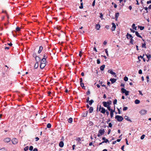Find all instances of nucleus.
I'll return each mask as SVG.
<instances>
[{"label":"nucleus","mask_w":151,"mask_h":151,"mask_svg":"<svg viewBox=\"0 0 151 151\" xmlns=\"http://www.w3.org/2000/svg\"><path fill=\"white\" fill-rule=\"evenodd\" d=\"M108 72L110 73L112 75H113V71L112 70H108Z\"/></svg>","instance_id":"obj_31"},{"label":"nucleus","mask_w":151,"mask_h":151,"mask_svg":"<svg viewBox=\"0 0 151 151\" xmlns=\"http://www.w3.org/2000/svg\"><path fill=\"white\" fill-rule=\"evenodd\" d=\"M109 26L108 25H106L105 26V27L107 29H109Z\"/></svg>","instance_id":"obj_54"},{"label":"nucleus","mask_w":151,"mask_h":151,"mask_svg":"<svg viewBox=\"0 0 151 151\" xmlns=\"http://www.w3.org/2000/svg\"><path fill=\"white\" fill-rule=\"evenodd\" d=\"M143 56L142 57L141 56H138V59L139 60V61H140L141 60V59H142V58H143Z\"/></svg>","instance_id":"obj_43"},{"label":"nucleus","mask_w":151,"mask_h":151,"mask_svg":"<svg viewBox=\"0 0 151 151\" xmlns=\"http://www.w3.org/2000/svg\"><path fill=\"white\" fill-rule=\"evenodd\" d=\"M144 27H140V29L141 30H143L144 29Z\"/></svg>","instance_id":"obj_62"},{"label":"nucleus","mask_w":151,"mask_h":151,"mask_svg":"<svg viewBox=\"0 0 151 151\" xmlns=\"http://www.w3.org/2000/svg\"><path fill=\"white\" fill-rule=\"evenodd\" d=\"M146 78L147 79V82H148L149 81V77L148 76H147Z\"/></svg>","instance_id":"obj_56"},{"label":"nucleus","mask_w":151,"mask_h":151,"mask_svg":"<svg viewBox=\"0 0 151 151\" xmlns=\"http://www.w3.org/2000/svg\"><path fill=\"white\" fill-rule=\"evenodd\" d=\"M28 148H29L28 146H26L24 148V151H27L28 150Z\"/></svg>","instance_id":"obj_38"},{"label":"nucleus","mask_w":151,"mask_h":151,"mask_svg":"<svg viewBox=\"0 0 151 151\" xmlns=\"http://www.w3.org/2000/svg\"><path fill=\"white\" fill-rule=\"evenodd\" d=\"M38 66V63L36 62V63L35 64L34 68L35 69L37 68Z\"/></svg>","instance_id":"obj_28"},{"label":"nucleus","mask_w":151,"mask_h":151,"mask_svg":"<svg viewBox=\"0 0 151 151\" xmlns=\"http://www.w3.org/2000/svg\"><path fill=\"white\" fill-rule=\"evenodd\" d=\"M37 56L36 55V54L35 53L33 52V56L34 57L36 58Z\"/></svg>","instance_id":"obj_48"},{"label":"nucleus","mask_w":151,"mask_h":151,"mask_svg":"<svg viewBox=\"0 0 151 151\" xmlns=\"http://www.w3.org/2000/svg\"><path fill=\"white\" fill-rule=\"evenodd\" d=\"M100 27V25L99 24H97L95 26L96 29L97 30H99Z\"/></svg>","instance_id":"obj_15"},{"label":"nucleus","mask_w":151,"mask_h":151,"mask_svg":"<svg viewBox=\"0 0 151 151\" xmlns=\"http://www.w3.org/2000/svg\"><path fill=\"white\" fill-rule=\"evenodd\" d=\"M140 102V101L138 99H136L134 101V103L136 104H139Z\"/></svg>","instance_id":"obj_24"},{"label":"nucleus","mask_w":151,"mask_h":151,"mask_svg":"<svg viewBox=\"0 0 151 151\" xmlns=\"http://www.w3.org/2000/svg\"><path fill=\"white\" fill-rule=\"evenodd\" d=\"M33 147L32 146H31L29 147V149L30 151H32L33 150Z\"/></svg>","instance_id":"obj_36"},{"label":"nucleus","mask_w":151,"mask_h":151,"mask_svg":"<svg viewBox=\"0 0 151 151\" xmlns=\"http://www.w3.org/2000/svg\"><path fill=\"white\" fill-rule=\"evenodd\" d=\"M83 82V80L82 78H80V84L81 83H82Z\"/></svg>","instance_id":"obj_50"},{"label":"nucleus","mask_w":151,"mask_h":151,"mask_svg":"<svg viewBox=\"0 0 151 151\" xmlns=\"http://www.w3.org/2000/svg\"><path fill=\"white\" fill-rule=\"evenodd\" d=\"M68 122L69 123H72L73 122V118L71 117L69 118L68 120Z\"/></svg>","instance_id":"obj_18"},{"label":"nucleus","mask_w":151,"mask_h":151,"mask_svg":"<svg viewBox=\"0 0 151 151\" xmlns=\"http://www.w3.org/2000/svg\"><path fill=\"white\" fill-rule=\"evenodd\" d=\"M107 43V42L106 41H104V42H103V44L104 45H106V44Z\"/></svg>","instance_id":"obj_64"},{"label":"nucleus","mask_w":151,"mask_h":151,"mask_svg":"<svg viewBox=\"0 0 151 151\" xmlns=\"http://www.w3.org/2000/svg\"><path fill=\"white\" fill-rule=\"evenodd\" d=\"M110 81H111V83L113 84V78H111L110 80Z\"/></svg>","instance_id":"obj_51"},{"label":"nucleus","mask_w":151,"mask_h":151,"mask_svg":"<svg viewBox=\"0 0 151 151\" xmlns=\"http://www.w3.org/2000/svg\"><path fill=\"white\" fill-rule=\"evenodd\" d=\"M33 151H38V149L37 148H35L33 150Z\"/></svg>","instance_id":"obj_63"},{"label":"nucleus","mask_w":151,"mask_h":151,"mask_svg":"<svg viewBox=\"0 0 151 151\" xmlns=\"http://www.w3.org/2000/svg\"><path fill=\"white\" fill-rule=\"evenodd\" d=\"M107 142L109 143V142L107 139H106L105 140L103 141V143H107Z\"/></svg>","instance_id":"obj_35"},{"label":"nucleus","mask_w":151,"mask_h":151,"mask_svg":"<svg viewBox=\"0 0 151 151\" xmlns=\"http://www.w3.org/2000/svg\"><path fill=\"white\" fill-rule=\"evenodd\" d=\"M64 145L63 142L62 141H61L60 142L59 145L60 147H63Z\"/></svg>","instance_id":"obj_9"},{"label":"nucleus","mask_w":151,"mask_h":151,"mask_svg":"<svg viewBox=\"0 0 151 151\" xmlns=\"http://www.w3.org/2000/svg\"><path fill=\"white\" fill-rule=\"evenodd\" d=\"M119 16V13L118 12H117L115 14V19L116 21H117L118 18Z\"/></svg>","instance_id":"obj_10"},{"label":"nucleus","mask_w":151,"mask_h":151,"mask_svg":"<svg viewBox=\"0 0 151 151\" xmlns=\"http://www.w3.org/2000/svg\"><path fill=\"white\" fill-rule=\"evenodd\" d=\"M105 67V65H102L100 68V69L101 70L103 71L104 70V68Z\"/></svg>","instance_id":"obj_19"},{"label":"nucleus","mask_w":151,"mask_h":151,"mask_svg":"<svg viewBox=\"0 0 151 151\" xmlns=\"http://www.w3.org/2000/svg\"><path fill=\"white\" fill-rule=\"evenodd\" d=\"M99 14H100V17L101 18V19H103V18H102L103 17V14L101 13H99Z\"/></svg>","instance_id":"obj_42"},{"label":"nucleus","mask_w":151,"mask_h":151,"mask_svg":"<svg viewBox=\"0 0 151 151\" xmlns=\"http://www.w3.org/2000/svg\"><path fill=\"white\" fill-rule=\"evenodd\" d=\"M98 132L97 136L99 137L104 134L105 131L104 129H100L99 131Z\"/></svg>","instance_id":"obj_1"},{"label":"nucleus","mask_w":151,"mask_h":151,"mask_svg":"<svg viewBox=\"0 0 151 151\" xmlns=\"http://www.w3.org/2000/svg\"><path fill=\"white\" fill-rule=\"evenodd\" d=\"M76 140L78 142H79L81 141V139L80 137H78L76 138Z\"/></svg>","instance_id":"obj_33"},{"label":"nucleus","mask_w":151,"mask_h":151,"mask_svg":"<svg viewBox=\"0 0 151 151\" xmlns=\"http://www.w3.org/2000/svg\"><path fill=\"white\" fill-rule=\"evenodd\" d=\"M95 0H94L93 1L92 4V6H95Z\"/></svg>","instance_id":"obj_53"},{"label":"nucleus","mask_w":151,"mask_h":151,"mask_svg":"<svg viewBox=\"0 0 151 151\" xmlns=\"http://www.w3.org/2000/svg\"><path fill=\"white\" fill-rule=\"evenodd\" d=\"M128 108L127 107H124L123 108V110L124 111H126L127 110Z\"/></svg>","instance_id":"obj_47"},{"label":"nucleus","mask_w":151,"mask_h":151,"mask_svg":"<svg viewBox=\"0 0 151 151\" xmlns=\"http://www.w3.org/2000/svg\"><path fill=\"white\" fill-rule=\"evenodd\" d=\"M35 141H38L39 140V138L38 137H36L35 138Z\"/></svg>","instance_id":"obj_57"},{"label":"nucleus","mask_w":151,"mask_h":151,"mask_svg":"<svg viewBox=\"0 0 151 151\" xmlns=\"http://www.w3.org/2000/svg\"><path fill=\"white\" fill-rule=\"evenodd\" d=\"M112 127V124L111 123H109V126L108 127Z\"/></svg>","instance_id":"obj_49"},{"label":"nucleus","mask_w":151,"mask_h":151,"mask_svg":"<svg viewBox=\"0 0 151 151\" xmlns=\"http://www.w3.org/2000/svg\"><path fill=\"white\" fill-rule=\"evenodd\" d=\"M117 100L116 99H115L114 100V104H116L117 103Z\"/></svg>","instance_id":"obj_59"},{"label":"nucleus","mask_w":151,"mask_h":151,"mask_svg":"<svg viewBox=\"0 0 151 151\" xmlns=\"http://www.w3.org/2000/svg\"><path fill=\"white\" fill-rule=\"evenodd\" d=\"M127 38H132V36L131 35L129 34L128 33L127 35Z\"/></svg>","instance_id":"obj_26"},{"label":"nucleus","mask_w":151,"mask_h":151,"mask_svg":"<svg viewBox=\"0 0 151 151\" xmlns=\"http://www.w3.org/2000/svg\"><path fill=\"white\" fill-rule=\"evenodd\" d=\"M142 115H145L147 113V111L145 109L142 110L139 112Z\"/></svg>","instance_id":"obj_5"},{"label":"nucleus","mask_w":151,"mask_h":151,"mask_svg":"<svg viewBox=\"0 0 151 151\" xmlns=\"http://www.w3.org/2000/svg\"><path fill=\"white\" fill-rule=\"evenodd\" d=\"M125 140V141L126 142V144L127 145H129V143H128V141H127V139H126Z\"/></svg>","instance_id":"obj_60"},{"label":"nucleus","mask_w":151,"mask_h":151,"mask_svg":"<svg viewBox=\"0 0 151 151\" xmlns=\"http://www.w3.org/2000/svg\"><path fill=\"white\" fill-rule=\"evenodd\" d=\"M11 140V139L9 138H6L4 139V142H8L10 141Z\"/></svg>","instance_id":"obj_8"},{"label":"nucleus","mask_w":151,"mask_h":151,"mask_svg":"<svg viewBox=\"0 0 151 151\" xmlns=\"http://www.w3.org/2000/svg\"><path fill=\"white\" fill-rule=\"evenodd\" d=\"M135 34H136V35L137 37H140V38H142L141 36L138 33V32H137V31L135 32Z\"/></svg>","instance_id":"obj_22"},{"label":"nucleus","mask_w":151,"mask_h":151,"mask_svg":"<svg viewBox=\"0 0 151 151\" xmlns=\"http://www.w3.org/2000/svg\"><path fill=\"white\" fill-rule=\"evenodd\" d=\"M43 49V48H39V50L38 51V53H40Z\"/></svg>","instance_id":"obj_34"},{"label":"nucleus","mask_w":151,"mask_h":151,"mask_svg":"<svg viewBox=\"0 0 151 151\" xmlns=\"http://www.w3.org/2000/svg\"><path fill=\"white\" fill-rule=\"evenodd\" d=\"M93 109L92 107H90L89 109V111L90 113H92L93 111Z\"/></svg>","instance_id":"obj_17"},{"label":"nucleus","mask_w":151,"mask_h":151,"mask_svg":"<svg viewBox=\"0 0 151 151\" xmlns=\"http://www.w3.org/2000/svg\"><path fill=\"white\" fill-rule=\"evenodd\" d=\"M107 103V104L109 105V106H110V105L112 103V101L109 100H108L107 102H106Z\"/></svg>","instance_id":"obj_27"},{"label":"nucleus","mask_w":151,"mask_h":151,"mask_svg":"<svg viewBox=\"0 0 151 151\" xmlns=\"http://www.w3.org/2000/svg\"><path fill=\"white\" fill-rule=\"evenodd\" d=\"M130 29L131 31L133 33H134L135 32V30L134 29Z\"/></svg>","instance_id":"obj_61"},{"label":"nucleus","mask_w":151,"mask_h":151,"mask_svg":"<svg viewBox=\"0 0 151 151\" xmlns=\"http://www.w3.org/2000/svg\"><path fill=\"white\" fill-rule=\"evenodd\" d=\"M106 107L109 111H111L110 115L111 117L112 118L113 116V110L111 109L110 106H108Z\"/></svg>","instance_id":"obj_4"},{"label":"nucleus","mask_w":151,"mask_h":151,"mask_svg":"<svg viewBox=\"0 0 151 151\" xmlns=\"http://www.w3.org/2000/svg\"><path fill=\"white\" fill-rule=\"evenodd\" d=\"M84 52H83L82 50L81 49V50L79 52V56L80 57H81V56H82V53H84Z\"/></svg>","instance_id":"obj_23"},{"label":"nucleus","mask_w":151,"mask_h":151,"mask_svg":"<svg viewBox=\"0 0 151 151\" xmlns=\"http://www.w3.org/2000/svg\"><path fill=\"white\" fill-rule=\"evenodd\" d=\"M7 44H8L9 46L10 47H11L12 46V44L11 43H7Z\"/></svg>","instance_id":"obj_55"},{"label":"nucleus","mask_w":151,"mask_h":151,"mask_svg":"<svg viewBox=\"0 0 151 151\" xmlns=\"http://www.w3.org/2000/svg\"><path fill=\"white\" fill-rule=\"evenodd\" d=\"M102 104H103V106L105 107H107L109 106L108 104H107V102L106 101H103Z\"/></svg>","instance_id":"obj_12"},{"label":"nucleus","mask_w":151,"mask_h":151,"mask_svg":"<svg viewBox=\"0 0 151 151\" xmlns=\"http://www.w3.org/2000/svg\"><path fill=\"white\" fill-rule=\"evenodd\" d=\"M142 73V70H139V74H141Z\"/></svg>","instance_id":"obj_58"},{"label":"nucleus","mask_w":151,"mask_h":151,"mask_svg":"<svg viewBox=\"0 0 151 151\" xmlns=\"http://www.w3.org/2000/svg\"><path fill=\"white\" fill-rule=\"evenodd\" d=\"M89 97H88L86 99V102L87 103H88V102L89 101Z\"/></svg>","instance_id":"obj_52"},{"label":"nucleus","mask_w":151,"mask_h":151,"mask_svg":"<svg viewBox=\"0 0 151 151\" xmlns=\"http://www.w3.org/2000/svg\"><path fill=\"white\" fill-rule=\"evenodd\" d=\"M115 118L119 122L122 121L123 119V118L122 116L119 115L116 116Z\"/></svg>","instance_id":"obj_2"},{"label":"nucleus","mask_w":151,"mask_h":151,"mask_svg":"<svg viewBox=\"0 0 151 151\" xmlns=\"http://www.w3.org/2000/svg\"><path fill=\"white\" fill-rule=\"evenodd\" d=\"M132 27L133 29H134L135 30H137V27L136 26L135 24H133L132 25Z\"/></svg>","instance_id":"obj_20"},{"label":"nucleus","mask_w":151,"mask_h":151,"mask_svg":"<svg viewBox=\"0 0 151 151\" xmlns=\"http://www.w3.org/2000/svg\"><path fill=\"white\" fill-rule=\"evenodd\" d=\"M18 140L16 138L12 139V142L13 144L15 145L18 143Z\"/></svg>","instance_id":"obj_6"},{"label":"nucleus","mask_w":151,"mask_h":151,"mask_svg":"<svg viewBox=\"0 0 151 151\" xmlns=\"http://www.w3.org/2000/svg\"><path fill=\"white\" fill-rule=\"evenodd\" d=\"M0 151H7V150L5 149L4 148L0 149Z\"/></svg>","instance_id":"obj_39"},{"label":"nucleus","mask_w":151,"mask_h":151,"mask_svg":"<svg viewBox=\"0 0 151 151\" xmlns=\"http://www.w3.org/2000/svg\"><path fill=\"white\" fill-rule=\"evenodd\" d=\"M124 118L130 122H132L131 120L129 118L128 116H125L124 117Z\"/></svg>","instance_id":"obj_11"},{"label":"nucleus","mask_w":151,"mask_h":151,"mask_svg":"<svg viewBox=\"0 0 151 151\" xmlns=\"http://www.w3.org/2000/svg\"><path fill=\"white\" fill-rule=\"evenodd\" d=\"M146 55L147 58L149 60L150 59V58H151V55L150 54H146Z\"/></svg>","instance_id":"obj_29"},{"label":"nucleus","mask_w":151,"mask_h":151,"mask_svg":"<svg viewBox=\"0 0 151 151\" xmlns=\"http://www.w3.org/2000/svg\"><path fill=\"white\" fill-rule=\"evenodd\" d=\"M100 111L103 114H105L106 111V110L105 109H104L103 107H102V109Z\"/></svg>","instance_id":"obj_16"},{"label":"nucleus","mask_w":151,"mask_h":151,"mask_svg":"<svg viewBox=\"0 0 151 151\" xmlns=\"http://www.w3.org/2000/svg\"><path fill=\"white\" fill-rule=\"evenodd\" d=\"M46 65L45 63H40V67L41 69H43L44 68Z\"/></svg>","instance_id":"obj_7"},{"label":"nucleus","mask_w":151,"mask_h":151,"mask_svg":"<svg viewBox=\"0 0 151 151\" xmlns=\"http://www.w3.org/2000/svg\"><path fill=\"white\" fill-rule=\"evenodd\" d=\"M88 114V111H86L85 112L83 113L82 116L84 117H86L87 116Z\"/></svg>","instance_id":"obj_14"},{"label":"nucleus","mask_w":151,"mask_h":151,"mask_svg":"<svg viewBox=\"0 0 151 151\" xmlns=\"http://www.w3.org/2000/svg\"><path fill=\"white\" fill-rule=\"evenodd\" d=\"M145 136V134L142 135L141 137V139H143L144 138Z\"/></svg>","instance_id":"obj_44"},{"label":"nucleus","mask_w":151,"mask_h":151,"mask_svg":"<svg viewBox=\"0 0 151 151\" xmlns=\"http://www.w3.org/2000/svg\"><path fill=\"white\" fill-rule=\"evenodd\" d=\"M35 59L37 62H36L37 63H38V62H40V58L38 56H37V57L35 58Z\"/></svg>","instance_id":"obj_13"},{"label":"nucleus","mask_w":151,"mask_h":151,"mask_svg":"<svg viewBox=\"0 0 151 151\" xmlns=\"http://www.w3.org/2000/svg\"><path fill=\"white\" fill-rule=\"evenodd\" d=\"M94 102V101L93 100L91 99L90 101L88 102V103H89V104L90 105H92V103Z\"/></svg>","instance_id":"obj_25"},{"label":"nucleus","mask_w":151,"mask_h":151,"mask_svg":"<svg viewBox=\"0 0 151 151\" xmlns=\"http://www.w3.org/2000/svg\"><path fill=\"white\" fill-rule=\"evenodd\" d=\"M97 63L98 64H100V60L99 59H98L97 60Z\"/></svg>","instance_id":"obj_41"},{"label":"nucleus","mask_w":151,"mask_h":151,"mask_svg":"<svg viewBox=\"0 0 151 151\" xmlns=\"http://www.w3.org/2000/svg\"><path fill=\"white\" fill-rule=\"evenodd\" d=\"M47 127L48 128H50L51 127V125L50 124V123H48L47 124Z\"/></svg>","instance_id":"obj_32"},{"label":"nucleus","mask_w":151,"mask_h":151,"mask_svg":"<svg viewBox=\"0 0 151 151\" xmlns=\"http://www.w3.org/2000/svg\"><path fill=\"white\" fill-rule=\"evenodd\" d=\"M20 28L19 27H17L16 28V30L17 31H19L20 30Z\"/></svg>","instance_id":"obj_45"},{"label":"nucleus","mask_w":151,"mask_h":151,"mask_svg":"<svg viewBox=\"0 0 151 151\" xmlns=\"http://www.w3.org/2000/svg\"><path fill=\"white\" fill-rule=\"evenodd\" d=\"M46 59L45 58H42L40 61V63H45Z\"/></svg>","instance_id":"obj_21"},{"label":"nucleus","mask_w":151,"mask_h":151,"mask_svg":"<svg viewBox=\"0 0 151 151\" xmlns=\"http://www.w3.org/2000/svg\"><path fill=\"white\" fill-rule=\"evenodd\" d=\"M83 8V2L81 3V6H79V8L80 9H82Z\"/></svg>","instance_id":"obj_37"},{"label":"nucleus","mask_w":151,"mask_h":151,"mask_svg":"<svg viewBox=\"0 0 151 151\" xmlns=\"http://www.w3.org/2000/svg\"><path fill=\"white\" fill-rule=\"evenodd\" d=\"M121 91L122 93H124L126 96H127L129 95V91H127L124 88H122L121 89Z\"/></svg>","instance_id":"obj_3"},{"label":"nucleus","mask_w":151,"mask_h":151,"mask_svg":"<svg viewBox=\"0 0 151 151\" xmlns=\"http://www.w3.org/2000/svg\"><path fill=\"white\" fill-rule=\"evenodd\" d=\"M81 86L82 87V88L84 89H85V87L84 86L83 83H81L80 84Z\"/></svg>","instance_id":"obj_30"},{"label":"nucleus","mask_w":151,"mask_h":151,"mask_svg":"<svg viewBox=\"0 0 151 151\" xmlns=\"http://www.w3.org/2000/svg\"><path fill=\"white\" fill-rule=\"evenodd\" d=\"M124 80L125 81H127L128 80V78L127 77H125L124 78Z\"/></svg>","instance_id":"obj_40"},{"label":"nucleus","mask_w":151,"mask_h":151,"mask_svg":"<svg viewBox=\"0 0 151 151\" xmlns=\"http://www.w3.org/2000/svg\"><path fill=\"white\" fill-rule=\"evenodd\" d=\"M90 91L88 89V90L87 92L86 93V94L87 95H88L90 94Z\"/></svg>","instance_id":"obj_46"}]
</instances>
